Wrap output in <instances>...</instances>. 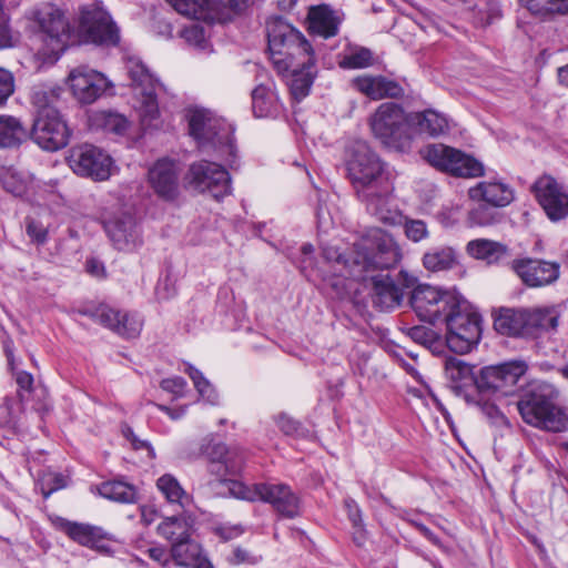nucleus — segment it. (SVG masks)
I'll return each instance as SVG.
<instances>
[{"label":"nucleus","instance_id":"1","mask_svg":"<svg viewBox=\"0 0 568 568\" xmlns=\"http://www.w3.org/2000/svg\"><path fill=\"white\" fill-rule=\"evenodd\" d=\"M267 39L274 68L287 79L292 97L301 101L308 95L314 81L312 45L300 31L281 18L267 23Z\"/></svg>","mask_w":568,"mask_h":568},{"label":"nucleus","instance_id":"2","mask_svg":"<svg viewBox=\"0 0 568 568\" xmlns=\"http://www.w3.org/2000/svg\"><path fill=\"white\" fill-rule=\"evenodd\" d=\"M60 95V87L37 85L32 89L34 119L29 138L45 151L63 149L70 140L71 131L57 109Z\"/></svg>","mask_w":568,"mask_h":568},{"label":"nucleus","instance_id":"3","mask_svg":"<svg viewBox=\"0 0 568 568\" xmlns=\"http://www.w3.org/2000/svg\"><path fill=\"white\" fill-rule=\"evenodd\" d=\"M353 274L357 281L368 280L376 270L396 266L402 257V248L395 239L381 229H372L354 243Z\"/></svg>","mask_w":568,"mask_h":568},{"label":"nucleus","instance_id":"4","mask_svg":"<svg viewBox=\"0 0 568 568\" xmlns=\"http://www.w3.org/2000/svg\"><path fill=\"white\" fill-rule=\"evenodd\" d=\"M517 409L531 426L555 433L567 427V417L555 404L554 390L548 385H532L517 402Z\"/></svg>","mask_w":568,"mask_h":568},{"label":"nucleus","instance_id":"5","mask_svg":"<svg viewBox=\"0 0 568 568\" xmlns=\"http://www.w3.org/2000/svg\"><path fill=\"white\" fill-rule=\"evenodd\" d=\"M372 134L385 148L404 152L412 143L409 119L404 109L394 102H384L369 115Z\"/></svg>","mask_w":568,"mask_h":568},{"label":"nucleus","instance_id":"6","mask_svg":"<svg viewBox=\"0 0 568 568\" xmlns=\"http://www.w3.org/2000/svg\"><path fill=\"white\" fill-rule=\"evenodd\" d=\"M190 134L201 149L212 146L232 166L235 159L234 138L230 125L204 109H192L187 115Z\"/></svg>","mask_w":568,"mask_h":568},{"label":"nucleus","instance_id":"7","mask_svg":"<svg viewBox=\"0 0 568 568\" xmlns=\"http://www.w3.org/2000/svg\"><path fill=\"white\" fill-rule=\"evenodd\" d=\"M42 32V47L36 53V58L42 64L55 63L68 43L69 24L62 11L51 3H44L31 11Z\"/></svg>","mask_w":568,"mask_h":568},{"label":"nucleus","instance_id":"8","mask_svg":"<svg viewBox=\"0 0 568 568\" xmlns=\"http://www.w3.org/2000/svg\"><path fill=\"white\" fill-rule=\"evenodd\" d=\"M347 171L356 194L390 180L379 156L362 141L351 148Z\"/></svg>","mask_w":568,"mask_h":568},{"label":"nucleus","instance_id":"9","mask_svg":"<svg viewBox=\"0 0 568 568\" xmlns=\"http://www.w3.org/2000/svg\"><path fill=\"white\" fill-rule=\"evenodd\" d=\"M460 298L452 291L422 284L413 290L409 303L420 321L435 325L443 323L448 313L460 306Z\"/></svg>","mask_w":568,"mask_h":568},{"label":"nucleus","instance_id":"10","mask_svg":"<svg viewBox=\"0 0 568 568\" xmlns=\"http://www.w3.org/2000/svg\"><path fill=\"white\" fill-rule=\"evenodd\" d=\"M460 298V306L455 307L443 323L446 324V343L455 353L466 354L476 346L480 339V317L477 313L469 312Z\"/></svg>","mask_w":568,"mask_h":568},{"label":"nucleus","instance_id":"11","mask_svg":"<svg viewBox=\"0 0 568 568\" xmlns=\"http://www.w3.org/2000/svg\"><path fill=\"white\" fill-rule=\"evenodd\" d=\"M423 158L434 168L459 178H476L484 166L473 156L442 143L430 144L422 151Z\"/></svg>","mask_w":568,"mask_h":568},{"label":"nucleus","instance_id":"12","mask_svg":"<svg viewBox=\"0 0 568 568\" xmlns=\"http://www.w3.org/2000/svg\"><path fill=\"white\" fill-rule=\"evenodd\" d=\"M126 68L132 81L135 108L140 113L141 121L144 125H151L152 121L159 115L156 100L159 84L141 61L130 59Z\"/></svg>","mask_w":568,"mask_h":568},{"label":"nucleus","instance_id":"13","mask_svg":"<svg viewBox=\"0 0 568 568\" xmlns=\"http://www.w3.org/2000/svg\"><path fill=\"white\" fill-rule=\"evenodd\" d=\"M394 185L390 180L366 189L357 194L366 211L378 222L396 226L403 223L404 215L394 197Z\"/></svg>","mask_w":568,"mask_h":568},{"label":"nucleus","instance_id":"14","mask_svg":"<svg viewBox=\"0 0 568 568\" xmlns=\"http://www.w3.org/2000/svg\"><path fill=\"white\" fill-rule=\"evenodd\" d=\"M68 162L72 171L95 181L108 180L111 175L112 159L100 148L81 144L70 150Z\"/></svg>","mask_w":568,"mask_h":568},{"label":"nucleus","instance_id":"15","mask_svg":"<svg viewBox=\"0 0 568 568\" xmlns=\"http://www.w3.org/2000/svg\"><path fill=\"white\" fill-rule=\"evenodd\" d=\"M186 178L196 190L207 191L216 200L231 193L230 174L221 164L215 162L203 160L192 163Z\"/></svg>","mask_w":568,"mask_h":568},{"label":"nucleus","instance_id":"16","mask_svg":"<svg viewBox=\"0 0 568 568\" xmlns=\"http://www.w3.org/2000/svg\"><path fill=\"white\" fill-rule=\"evenodd\" d=\"M180 175V164L169 158H162L150 166L148 183L159 199L174 202L181 194Z\"/></svg>","mask_w":568,"mask_h":568},{"label":"nucleus","instance_id":"17","mask_svg":"<svg viewBox=\"0 0 568 568\" xmlns=\"http://www.w3.org/2000/svg\"><path fill=\"white\" fill-rule=\"evenodd\" d=\"M532 192L549 220L557 222L568 216V192L551 175H542L532 184Z\"/></svg>","mask_w":568,"mask_h":568},{"label":"nucleus","instance_id":"18","mask_svg":"<svg viewBox=\"0 0 568 568\" xmlns=\"http://www.w3.org/2000/svg\"><path fill=\"white\" fill-rule=\"evenodd\" d=\"M80 26L88 39L93 43L115 45L120 40L119 29L110 14L97 4L82 9Z\"/></svg>","mask_w":568,"mask_h":568},{"label":"nucleus","instance_id":"19","mask_svg":"<svg viewBox=\"0 0 568 568\" xmlns=\"http://www.w3.org/2000/svg\"><path fill=\"white\" fill-rule=\"evenodd\" d=\"M68 80L74 98L83 104L93 103L110 87L104 74L85 67L72 70Z\"/></svg>","mask_w":568,"mask_h":568},{"label":"nucleus","instance_id":"20","mask_svg":"<svg viewBox=\"0 0 568 568\" xmlns=\"http://www.w3.org/2000/svg\"><path fill=\"white\" fill-rule=\"evenodd\" d=\"M513 270L529 287H541L555 283L560 274V265L536 258H521L513 262Z\"/></svg>","mask_w":568,"mask_h":568},{"label":"nucleus","instance_id":"21","mask_svg":"<svg viewBox=\"0 0 568 568\" xmlns=\"http://www.w3.org/2000/svg\"><path fill=\"white\" fill-rule=\"evenodd\" d=\"M353 252L354 246L347 254L339 252V250L333 245L327 244L322 246V256L333 270V274L325 275L323 280L328 286L336 291L337 295L343 294L346 290V278L355 280V275L353 274Z\"/></svg>","mask_w":568,"mask_h":568},{"label":"nucleus","instance_id":"22","mask_svg":"<svg viewBox=\"0 0 568 568\" xmlns=\"http://www.w3.org/2000/svg\"><path fill=\"white\" fill-rule=\"evenodd\" d=\"M260 500L268 503L283 517L300 515V498L285 484L260 483Z\"/></svg>","mask_w":568,"mask_h":568},{"label":"nucleus","instance_id":"23","mask_svg":"<svg viewBox=\"0 0 568 568\" xmlns=\"http://www.w3.org/2000/svg\"><path fill=\"white\" fill-rule=\"evenodd\" d=\"M104 229L112 244L119 251H133L142 242L138 225L131 215L113 217L105 222Z\"/></svg>","mask_w":568,"mask_h":568},{"label":"nucleus","instance_id":"24","mask_svg":"<svg viewBox=\"0 0 568 568\" xmlns=\"http://www.w3.org/2000/svg\"><path fill=\"white\" fill-rule=\"evenodd\" d=\"M352 85L372 100L399 98L404 94V89L399 83L382 75H358L352 80Z\"/></svg>","mask_w":568,"mask_h":568},{"label":"nucleus","instance_id":"25","mask_svg":"<svg viewBox=\"0 0 568 568\" xmlns=\"http://www.w3.org/2000/svg\"><path fill=\"white\" fill-rule=\"evenodd\" d=\"M50 520L55 529L82 546L94 548L103 538L102 529L97 526L71 521L60 516H51Z\"/></svg>","mask_w":568,"mask_h":568},{"label":"nucleus","instance_id":"26","mask_svg":"<svg viewBox=\"0 0 568 568\" xmlns=\"http://www.w3.org/2000/svg\"><path fill=\"white\" fill-rule=\"evenodd\" d=\"M368 278L372 282L373 303L375 306L382 311H387L400 305L404 297L403 290L395 285L389 275L368 274Z\"/></svg>","mask_w":568,"mask_h":568},{"label":"nucleus","instance_id":"27","mask_svg":"<svg viewBox=\"0 0 568 568\" xmlns=\"http://www.w3.org/2000/svg\"><path fill=\"white\" fill-rule=\"evenodd\" d=\"M558 306L527 308V337H539L557 331L560 318Z\"/></svg>","mask_w":568,"mask_h":568},{"label":"nucleus","instance_id":"28","mask_svg":"<svg viewBox=\"0 0 568 568\" xmlns=\"http://www.w3.org/2000/svg\"><path fill=\"white\" fill-rule=\"evenodd\" d=\"M468 195L474 201H483L491 206L501 207L514 200L513 190L499 181H484L468 190Z\"/></svg>","mask_w":568,"mask_h":568},{"label":"nucleus","instance_id":"29","mask_svg":"<svg viewBox=\"0 0 568 568\" xmlns=\"http://www.w3.org/2000/svg\"><path fill=\"white\" fill-rule=\"evenodd\" d=\"M210 471L223 478L241 471L244 457L236 450H229L224 444H216L210 453Z\"/></svg>","mask_w":568,"mask_h":568},{"label":"nucleus","instance_id":"30","mask_svg":"<svg viewBox=\"0 0 568 568\" xmlns=\"http://www.w3.org/2000/svg\"><path fill=\"white\" fill-rule=\"evenodd\" d=\"M308 29L313 34L328 39L338 33L341 19L326 4L312 7L308 11Z\"/></svg>","mask_w":568,"mask_h":568},{"label":"nucleus","instance_id":"31","mask_svg":"<svg viewBox=\"0 0 568 568\" xmlns=\"http://www.w3.org/2000/svg\"><path fill=\"white\" fill-rule=\"evenodd\" d=\"M497 332L509 336L527 337V308H503L495 317Z\"/></svg>","mask_w":568,"mask_h":568},{"label":"nucleus","instance_id":"32","mask_svg":"<svg viewBox=\"0 0 568 568\" xmlns=\"http://www.w3.org/2000/svg\"><path fill=\"white\" fill-rule=\"evenodd\" d=\"M446 377L455 383V390L458 395H464L466 402L470 403L473 398L468 394H464L463 388L469 385L476 387V377L474 367L462 359L448 357L445 362Z\"/></svg>","mask_w":568,"mask_h":568},{"label":"nucleus","instance_id":"33","mask_svg":"<svg viewBox=\"0 0 568 568\" xmlns=\"http://www.w3.org/2000/svg\"><path fill=\"white\" fill-rule=\"evenodd\" d=\"M194 520L191 516L180 515L166 517L158 526V532L172 545L185 541L193 534Z\"/></svg>","mask_w":568,"mask_h":568},{"label":"nucleus","instance_id":"34","mask_svg":"<svg viewBox=\"0 0 568 568\" xmlns=\"http://www.w3.org/2000/svg\"><path fill=\"white\" fill-rule=\"evenodd\" d=\"M29 138V130L19 118L0 115V149H14Z\"/></svg>","mask_w":568,"mask_h":568},{"label":"nucleus","instance_id":"35","mask_svg":"<svg viewBox=\"0 0 568 568\" xmlns=\"http://www.w3.org/2000/svg\"><path fill=\"white\" fill-rule=\"evenodd\" d=\"M467 252L477 260L496 263L508 253L507 246L491 240L477 239L467 244Z\"/></svg>","mask_w":568,"mask_h":568},{"label":"nucleus","instance_id":"36","mask_svg":"<svg viewBox=\"0 0 568 568\" xmlns=\"http://www.w3.org/2000/svg\"><path fill=\"white\" fill-rule=\"evenodd\" d=\"M252 109L256 118L276 115L281 104L274 91L265 85H257L252 91Z\"/></svg>","mask_w":568,"mask_h":568},{"label":"nucleus","instance_id":"37","mask_svg":"<svg viewBox=\"0 0 568 568\" xmlns=\"http://www.w3.org/2000/svg\"><path fill=\"white\" fill-rule=\"evenodd\" d=\"M156 487L170 504H178L185 508L192 501L191 495L184 490L180 481L171 474H164L159 477Z\"/></svg>","mask_w":568,"mask_h":568},{"label":"nucleus","instance_id":"38","mask_svg":"<svg viewBox=\"0 0 568 568\" xmlns=\"http://www.w3.org/2000/svg\"><path fill=\"white\" fill-rule=\"evenodd\" d=\"M413 121L418 126L420 133H425L429 136L444 134L449 128L447 118L434 110L416 113L413 116Z\"/></svg>","mask_w":568,"mask_h":568},{"label":"nucleus","instance_id":"39","mask_svg":"<svg viewBox=\"0 0 568 568\" xmlns=\"http://www.w3.org/2000/svg\"><path fill=\"white\" fill-rule=\"evenodd\" d=\"M525 8L541 19L568 14V0H524Z\"/></svg>","mask_w":568,"mask_h":568},{"label":"nucleus","instance_id":"40","mask_svg":"<svg viewBox=\"0 0 568 568\" xmlns=\"http://www.w3.org/2000/svg\"><path fill=\"white\" fill-rule=\"evenodd\" d=\"M171 557L178 566L184 567H194L203 558L201 546L192 538L172 545Z\"/></svg>","mask_w":568,"mask_h":568},{"label":"nucleus","instance_id":"41","mask_svg":"<svg viewBox=\"0 0 568 568\" xmlns=\"http://www.w3.org/2000/svg\"><path fill=\"white\" fill-rule=\"evenodd\" d=\"M423 264L432 272L449 270L456 264L455 251L447 246L432 248L424 254Z\"/></svg>","mask_w":568,"mask_h":568},{"label":"nucleus","instance_id":"42","mask_svg":"<svg viewBox=\"0 0 568 568\" xmlns=\"http://www.w3.org/2000/svg\"><path fill=\"white\" fill-rule=\"evenodd\" d=\"M168 2L182 16L195 20L211 18L212 0H168Z\"/></svg>","mask_w":568,"mask_h":568},{"label":"nucleus","instance_id":"43","mask_svg":"<svg viewBox=\"0 0 568 568\" xmlns=\"http://www.w3.org/2000/svg\"><path fill=\"white\" fill-rule=\"evenodd\" d=\"M93 126L105 132L123 134L129 125L125 116L112 111H98L91 116Z\"/></svg>","mask_w":568,"mask_h":568},{"label":"nucleus","instance_id":"44","mask_svg":"<svg viewBox=\"0 0 568 568\" xmlns=\"http://www.w3.org/2000/svg\"><path fill=\"white\" fill-rule=\"evenodd\" d=\"M500 379L503 384V394L514 393V387L527 372V364L524 361H511L499 364Z\"/></svg>","mask_w":568,"mask_h":568},{"label":"nucleus","instance_id":"45","mask_svg":"<svg viewBox=\"0 0 568 568\" xmlns=\"http://www.w3.org/2000/svg\"><path fill=\"white\" fill-rule=\"evenodd\" d=\"M99 494L106 499L125 504L133 503L136 497L133 486L118 480L101 484Z\"/></svg>","mask_w":568,"mask_h":568},{"label":"nucleus","instance_id":"46","mask_svg":"<svg viewBox=\"0 0 568 568\" xmlns=\"http://www.w3.org/2000/svg\"><path fill=\"white\" fill-rule=\"evenodd\" d=\"M80 313L115 333L116 322L119 321V310L112 308L106 304H99L97 306L84 307Z\"/></svg>","mask_w":568,"mask_h":568},{"label":"nucleus","instance_id":"47","mask_svg":"<svg viewBox=\"0 0 568 568\" xmlns=\"http://www.w3.org/2000/svg\"><path fill=\"white\" fill-rule=\"evenodd\" d=\"M115 333L125 338H135L140 335L143 320L136 313L119 311Z\"/></svg>","mask_w":568,"mask_h":568},{"label":"nucleus","instance_id":"48","mask_svg":"<svg viewBox=\"0 0 568 568\" xmlns=\"http://www.w3.org/2000/svg\"><path fill=\"white\" fill-rule=\"evenodd\" d=\"M185 373L193 381L194 387L201 397L212 405L217 403V394L215 389L197 368L191 364H186Z\"/></svg>","mask_w":568,"mask_h":568},{"label":"nucleus","instance_id":"49","mask_svg":"<svg viewBox=\"0 0 568 568\" xmlns=\"http://www.w3.org/2000/svg\"><path fill=\"white\" fill-rule=\"evenodd\" d=\"M476 388L503 393L499 365L481 368L476 377Z\"/></svg>","mask_w":568,"mask_h":568},{"label":"nucleus","instance_id":"50","mask_svg":"<svg viewBox=\"0 0 568 568\" xmlns=\"http://www.w3.org/2000/svg\"><path fill=\"white\" fill-rule=\"evenodd\" d=\"M407 335L416 343L425 346L426 348L436 352L443 343L440 336L432 328L426 326H414L408 328Z\"/></svg>","mask_w":568,"mask_h":568},{"label":"nucleus","instance_id":"51","mask_svg":"<svg viewBox=\"0 0 568 568\" xmlns=\"http://www.w3.org/2000/svg\"><path fill=\"white\" fill-rule=\"evenodd\" d=\"M227 485V489L232 496L237 499H243L247 501H256L260 500V484H254L252 486H246L237 480H224Z\"/></svg>","mask_w":568,"mask_h":568},{"label":"nucleus","instance_id":"52","mask_svg":"<svg viewBox=\"0 0 568 568\" xmlns=\"http://www.w3.org/2000/svg\"><path fill=\"white\" fill-rule=\"evenodd\" d=\"M372 62L373 55L371 50L366 48H359L345 55L339 62V65L344 69H362L369 67Z\"/></svg>","mask_w":568,"mask_h":568},{"label":"nucleus","instance_id":"53","mask_svg":"<svg viewBox=\"0 0 568 568\" xmlns=\"http://www.w3.org/2000/svg\"><path fill=\"white\" fill-rule=\"evenodd\" d=\"M400 225L404 227L405 236L414 243H418L429 236L427 224L423 220L408 219L404 215V221Z\"/></svg>","mask_w":568,"mask_h":568},{"label":"nucleus","instance_id":"54","mask_svg":"<svg viewBox=\"0 0 568 568\" xmlns=\"http://www.w3.org/2000/svg\"><path fill=\"white\" fill-rule=\"evenodd\" d=\"M14 75L11 71L0 67V108L13 94L16 88Z\"/></svg>","mask_w":568,"mask_h":568},{"label":"nucleus","instance_id":"55","mask_svg":"<svg viewBox=\"0 0 568 568\" xmlns=\"http://www.w3.org/2000/svg\"><path fill=\"white\" fill-rule=\"evenodd\" d=\"M2 184L6 191L14 196H21L27 191V182L17 173L7 172L2 178Z\"/></svg>","mask_w":568,"mask_h":568},{"label":"nucleus","instance_id":"56","mask_svg":"<svg viewBox=\"0 0 568 568\" xmlns=\"http://www.w3.org/2000/svg\"><path fill=\"white\" fill-rule=\"evenodd\" d=\"M12 375L14 377V381L18 385V397L20 402L24 400V393H31L33 389V376L32 374L22 371V369H16L13 366Z\"/></svg>","mask_w":568,"mask_h":568},{"label":"nucleus","instance_id":"57","mask_svg":"<svg viewBox=\"0 0 568 568\" xmlns=\"http://www.w3.org/2000/svg\"><path fill=\"white\" fill-rule=\"evenodd\" d=\"M182 37L185 39L186 42L199 48H202L205 42V34L203 28L195 23L184 28L182 31Z\"/></svg>","mask_w":568,"mask_h":568},{"label":"nucleus","instance_id":"58","mask_svg":"<svg viewBox=\"0 0 568 568\" xmlns=\"http://www.w3.org/2000/svg\"><path fill=\"white\" fill-rule=\"evenodd\" d=\"M26 231L29 237L38 244H43L47 241L48 230L32 219L27 220Z\"/></svg>","mask_w":568,"mask_h":568},{"label":"nucleus","instance_id":"59","mask_svg":"<svg viewBox=\"0 0 568 568\" xmlns=\"http://www.w3.org/2000/svg\"><path fill=\"white\" fill-rule=\"evenodd\" d=\"M161 388L175 397H182L186 388V382L180 376L165 378L161 382Z\"/></svg>","mask_w":568,"mask_h":568},{"label":"nucleus","instance_id":"60","mask_svg":"<svg viewBox=\"0 0 568 568\" xmlns=\"http://www.w3.org/2000/svg\"><path fill=\"white\" fill-rule=\"evenodd\" d=\"M122 434L131 443V445L133 446L134 449H146L149 452L150 457H152V458L155 457V453H154L152 446L150 445V443L146 440L140 439L134 434L133 429L130 426L124 425L122 427Z\"/></svg>","mask_w":568,"mask_h":568},{"label":"nucleus","instance_id":"61","mask_svg":"<svg viewBox=\"0 0 568 568\" xmlns=\"http://www.w3.org/2000/svg\"><path fill=\"white\" fill-rule=\"evenodd\" d=\"M345 507L347 509V515H348V518L352 521L353 526L355 528H362L363 527L362 513H361L358 505L355 503V500H353L351 498L346 499Z\"/></svg>","mask_w":568,"mask_h":568},{"label":"nucleus","instance_id":"62","mask_svg":"<svg viewBox=\"0 0 568 568\" xmlns=\"http://www.w3.org/2000/svg\"><path fill=\"white\" fill-rule=\"evenodd\" d=\"M17 42L18 37L12 33L8 23H0V50L12 48Z\"/></svg>","mask_w":568,"mask_h":568},{"label":"nucleus","instance_id":"63","mask_svg":"<svg viewBox=\"0 0 568 568\" xmlns=\"http://www.w3.org/2000/svg\"><path fill=\"white\" fill-rule=\"evenodd\" d=\"M12 399L6 397L3 404L0 406V426L10 425L14 420V410L12 407Z\"/></svg>","mask_w":568,"mask_h":568},{"label":"nucleus","instance_id":"64","mask_svg":"<svg viewBox=\"0 0 568 568\" xmlns=\"http://www.w3.org/2000/svg\"><path fill=\"white\" fill-rule=\"evenodd\" d=\"M276 424L286 435H293L298 429V423L285 414H280L277 416Z\"/></svg>","mask_w":568,"mask_h":568}]
</instances>
